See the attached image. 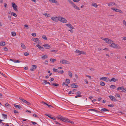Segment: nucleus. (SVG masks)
<instances>
[{"label":"nucleus","instance_id":"obj_27","mask_svg":"<svg viewBox=\"0 0 126 126\" xmlns=\"http://www.w3.org/2000/svg\"><path fill=\"white\" fill-rule=\"evenodd\" d=\"M43 81L44 82V83L45 84H49V85H50V84L49 83V82H47L46 80H44Z\"/></svg>","mask_w":126,"mask_h":126},{"label":"nucleus","instance_id":"obj_25","mask_svg":"<svg viewBox=\"0 0 126 126\" xmlns=\"http://www.w3.org/2000/svg\"><path fill=\"white\" fill-rule=\"evenodd\" d=\"M21 47L24 49H25L26 48V47L25 45L23 44V43H21Z\"/></svg>","mask_w":126,"mask_h":126},{"label":"nucleus","instance_id":"obj_37","mask_svg":"<svg viewBox=\"0 0 126 126\" xmlns=\"http://www.w3.org/2000/svg\"><path fill=\"white\" fill-rule=\"evenodd\" d=\"M53 71L56 72H58V70L57 69H55V68H53Z\"/></svg>","mask_w":126,"mask_h":126},{"label":"nucleus","instance_id":"obj_49","mask_svg":"<svg viewBox=\"0 0 126 126\" xmlns=\"http://www.w3.org/2000/svg\"><path fill=\"white\" fill-rule=\"evenodd\" d=\"M123 23L124 24L126 27V21L124 20L123 21Z\"/></svg>","mask_w":126,"mask_h":126},{"label":"nucleus","instance_id":"obj_42","mask_svg":"<svg viewBox=\"0 0 126 126\" xmlns=\"http://www.w3.org/2000/svg\"><path fill=\"white\" fill-rule=\"evenodd\" d=\"M81 94V92L79 91H78L76 93L77 94L80 95Z\"/></svg>","mask_w":126,"mask_h":126},{"label":"nucleus","instance_id":"obj_21","mask_svg":"<svg viewBox=\"0 0 126 126\" xmlns=\"http://www.w3.org/2000/svg\"><path fill=\"white\" fill-rule=\"evenodd\" d=\"M44 15H45L46 17H50V15L49 14L46 13L44 14Z\"/></svg>","mask_w":126,"mask_h":126},{"label":"nucleus","instance_id":"obj_38","mask_svg":"<svg viewBox=\"0 0 126 126\" xmlns=\"http://www.w3.org/2000/svg\"><path fill=\"white\" fill-rule=\"evenodd\" d=\"M111 88L113 89H115L116 88V86L114 85H111Z\"/></svg>","mask_w":126,"mask_h":126},{"label":"nucleus","instance_id":"obj_31","mask_svg":"<svg viewBox=\"0 0 126 126\" xmlns=\"http://www.w3.org/2000/svg\"><path fill=\"white\" fill-rule=\"evenodd\" d=\"M11 15H13V16L15 17H16L17 16L16 14L14 12H12L11 13Z\"/></svg>","mask_w":126,"mask_h":126},{"label":"nucleus","instance_id":"obj_36","mask_svg":"<svg viewBox=\"0 0 126 126\" xmlns=\"http://www.w3.org/2000/svg\"><path fill=\"white\" fill-rule=\"evenodd\" d=\"M66 81L68 84H69L70 82V80L68 79H66Z\"/></svg>","mask_w":126,"mask_h":126},{"label":"nucleus","instance_id":"obj_23","mask_svg":"<svg viewBox=\"0 0 126 126\" xmlns=\"http://www.w3.org/2000/svg\"><path fill=\"white\" fill-rule=\"evenodd\" d=\"M117 80V79H115V78H112L111 79V81H112L115 82Z\"/></svg>","mask_w":126,"mask_h":126},{"label":"nucleus","instance_id":"obj_22","mask_svg":"<svg viewBox=\"0 0 126 126\" xmlns=\"http://www.w3.org/2000/svg\"><path fill=\"white\" fill-rule=\"evenodd\" d=\"M92 5L93 6L95 7L96 8H97L98 7V5L95 3H93L92 4Z\"/></svg>","mask_w":126,"mask_h":126},{"label":"nucleus","instance_id":"obj_28","mask_svg":"<svg viewBox=\"0 0 126 126\" xmlns=\"http://www.w3.org/2000/svg\"><path fill=\"white\" fill-rule=\"evenodd\" d=\"M90 113L94 115H96L97 111H91Z\"/></svg>","mask_w":126,"mask_h":126},{"label":"nucleus","instance_id":"obj_51","mask_svg":"<svg viewBox=\"0 0 126 126\" xmlns=\"http://www.w3.org/2000/svg\"><path fill=\"white\" fill-rule=\"evenodd\" d=\"M49 108H53V107L51 105H49L48 104H47V105Z\"/></svg>","mask_w":126,"mask_h":126},{"label":"nucleus","instance_id":"obj_40","mask_svg":"<svg viewBox=\"0 0 126 126\" xmlns=\"http://www.w3.org/2000/svg\"><path fill=\"white\" fill-rule=\"evenodd\" d=\"M66 25L69 28H71V25L70 24H66Z\"/></svg>","mask_w":126,"mask_h":126},{"label":"nucleus","instance_id":"obj_35","mask_svg":"<svg viewBox=\"0 0 126 126\" xmlns=\"http://www.w3.org/2000/svg\"><path fill=\"white\" fill-rule=\"evenodd\" d=\"M50 61L51 62H52L53 63H54L55 61H56V59H50Z\"/></svg>","mask_w":126,"mask_h":126},{"label":"nucleus","instance_id":"obj_58","mask_svg":"<svg viewBox=\"0 0 126 126\" xmlns=\"http://www.w3.org/2000/svg\"><path fill=\"white\" fill-rule=\"evenodd\" d=\"M49 117L51 119H53L54 120H55L56 119L53 117H51L50 116H49Z\"/></svg>","mask_w":126,"mask_h":126},{"label":"nucleus","instance_id":"obj_20","mask_svg":"<svg viewBox=\"0 0 126 126\" xmlns=\"http://www.w3.org/2000/svg\"><path fill=\"white\" fill-rule=\"evenodd\" d=\"M5 45V43L4 42L2 41L0 42V45L1 46H4Z\"/></svg>","mask_w":126,"mask_h":126},{"label":"nucleus","instance_id":"obj_2","mask_svg":"<svg viewBox=\"0 0 126 126\" xmlns=\"http://www.w3.org/2000/svg\"><path fill=\"white\" fill-rule=\"evenodd\" d=\"M60 62L62 64H69L70 63L68 61L64 59H62L61 60Z\"/></svg>","mask_w":126,"mask_h":126},{"label":"nucleus","instance_id":"obj_57","mask_svg":"<svg viewBox=\"0 0 126 126\" xmlns=\"http://www.w3.org/2000/svg\"><path fill=\"white\" fill-rule=\"evenodd\" d=\"M39 49L41 50H43L44 49V48L43 47H41L40 48H39Z\"/></svg>","mask_w":126,"mask_h":126},{"label":"nucleus","instance_id":"obj_41","mask_svg":"<svg viewBox=\"0 0 126 126\" xmlns=\"http://www.w3.org/2000/svg\"><path fill=\"white\" fill-rule=\"evenodd\" d=\"M62 116L60 115H59V116H58L57 117V118H58L59 119H60L61 120H62Z\"/></svg>","mask_w":126,"mask_h":126},{"label":"nucleus","instance_id":"obj_63","mask_svg":"<svg viewBox=\"0 0 126 126\" xmlns=\"http://www.w3.org/2000/svg\"><path fill=\"white\" fill-rule=\"evenodd\" d=\"M26 102H26V103L28 105H30L31 104V103H30L29 102H28L27 101Z\"/></svg>","mask_w":126,"mask_h":126},{"label":"nucleus","instance_id":"obj_62","mask_svg":"<svg viewBox=\"0 0 126 126\" xmlns=\"http://www.w3.org/2000/svg\"><path fill=\"white\" fill-rule=\"evenodd\" d=\"M69 2L71 3L72 5L74 3L72 1H69Z\"/></svg>","mask_w":126,"mask_h":126},{"label":"nucleus","instance_id":"obj_33","mask_svg":"<svg viewBox=\"0 0 126 126\" xmlns=\"http://www.w3.org/2000/svg\"><path fill=\"white\" fill-rule=\"evenodd\" d=\"M5 105L6 107L7 106H8L9 108L11 107V106L8 103H6L5 104Z\"/></svg>","mask_w":126,"mask_h":126},{"label":"nucleus","instance_id":"obj_47","mask_svg":"<svg viewBox=\"0 0 126 126\" xmlns=\"http://www.w3.org/2000/svg\"><path fill=\"white\" fill-rule=\"evenodd\" d=\"M54 3H55L57 5H59V4L58 2L56 0H55L54 1Z\"/></svg>","mask_w":126,"mask_h":126},{"label":"nucleus","instance_id":"obj_59","mask_svg":"<svg viewBox=\"0 0 126 126\" xmlns=\"http://www.w3.org/2000/svg\"><path fill=\"white\" fill-rule=\"evenodd\" d=\"M36 46L39 48H39L41 47L39 44L37 45Z\"/></svg>","mask_w":126,"mask_h":126},{"label":"nucleus","instance_id":"obj_1","mask_svg":"<svg viewBox=\"0 0 126 126\" xmlns=\"http://www.w3.org/2000/svg\"><path fill=\"white\" fill-rule=\"evenodd\" d=\"M97 111L96 115L98 116H103V115L102 114H103L104 111Z\"/></svg>","mask_w":126,"mask_h":126},{"label":"nucleus","instance_id":"obj_7","mask_svg":"<svg viewBox=\"0 0 126 126\" xmlns=\"http://www.w3.org/2000/svg\"><path fill=\"white\" fill-rule=\"evenodd\" d=\"M12 6L13 7L14 10L16 11H17L18 10L17 6L13 2L12 3Z\"/></svg>","mask_w":126,"mask_h":126},{"label":"nucleus","instance_id":"obj_15","mask_svg":"<svg viewBox=\"0 0 126 126\" xmlns=\"http://www.w3.org/2000/svg\"><path fill=\"white\" fill-rule=\"evenodd\" d=\"M14 107L20 109L21 108V106L19 105H18L15 104H14Z\"/></svg>","mask_w":126,"mask_h":126},{"label":"nucleus","instance_id":"obj_52","mask_svg":"<svg viewBox=\"0 0 126 126\" xmlns=\"http://www.w3.org/2000/svg\"><path fill=\"white\" fill-rule=\"evenodd\" d=\"M64 72L63 70H62L61 71H59L58 72V73H59L63 74V73Z\"/></svg>","mask_w":126,"mask_h":126},{"label":"nucleus","instance_id":"obj_30","mask_svg":"<svg viewBox=\"0 0 126 126\" xmlns=\"http://www.w3.org/2000/svg\"><path fill=\"white\" fill-rule=\"evenodd\" d=\"M100 85L102 86H103L105 85V83L101 81L100 82Z\"/></svg>","mask_w":126,"mask_h":126},{"label":"nucleus","instance_id":"obj_48","mask_svg":"<svg viewBox=\"0 0 126 126\" xmlns=\"http://www.w3.org/2000/svg\"><path fill=\"white\" fill-rule=\"evenodd\" d=\"M67 122L71 123L72 124H74V122L73 121H71L69 120H67Z\"/></svg>","mask_w":126,"mask_h":126},{"label":"nucleus","instance_id":"obj_9","mask_svg":"<svg viewBox=\"0 0 126 126\" xmlns=\"http://www.w3.org/2000/svg\"><path fill=\"white\" fill-rule=\"evenodd\" d=\"M75 52L79 54V55H80L82 54H84L85 52L83 51H80L78 50H76L75 51Z\"/></svg>","mask_w":126,"mask_h":126},{"label":"nucleus","instance_id":"obj_64","mask_svg":"<svg viewBox=\"0 0 126 126\" xmlns=\"http://www.w3.org/2000/svg\"><path fill=\"white\" fill-rule=\"evenodd\" d=\"M84 81L87 84H88V81H87V79H85L84 80Z\"/></svg>","mask_w":126,"mask_h":126},{"label":"nucleus","instance_id":"obj_26","mask_svg":"<svg viewBox=\"0 0 126 126\" xmlns=\"http://www.w3.org/2000/svg\"><path fill=\"white\" fill-rule=\"evenodd\" d=\"M68 75L71 78L72 77V73L70 71H68Z\"/></svg>","mask_w":126,"mask_h":126},{"label":"nucleus","instance_id":"obj_61","mask_svg":"<svg viewBox=\"0 0 126 126\" xmlns=\"http://www.w3.org/2000/svg\"><path fill=\"white\" fill-rule=\"evenodd\" d=\"M121 92H125V91H126V88H125V89H124H124L123 90H122V91H121Z\"/></svg>","mask_w":126,"mask_h":126},{"label":"nucleus","instance_id":"obj_8","mask_svg":"<svg viewBox=\"0 0 126 126\" xmlns=\"http://www.w3.org/2000/svg\"><path fill=\"white\" fill-rule=\"evenodd\" d=\"M101 38L104 41H105L106 43H109L110 42V39L108 38H104L103 37H101Z\"/></svg>","mask_w":126,"mask_h":126},{"label":"nucleus","instance_id":"obj_17","mask_svg":"<svg viewBox=\"0 0 126 126\" xmlns=\"http://www.w3.org/2000/svg\"><path fill=\"white\" fill-rule=\"evenodd\" d=\"M69 119H66L64 117H62V120L63 122H67V120H68Z\"/></svg>","mask_w":126,"mask_h":126},{"label":"nucleus","instance_id":"obj_3","mask_svg":"<svg viewBox=\"0 0 126 126\" xmlns=\"http://www.w3.org/2000/svg\"><path fill=\"white\" fill-rule=\"evenodd\" d=\"M111 47L115 48L120 49L121 48V47L119 46L114 43L111 45Z\"/></svg>","mask_w":126,"mask_h":126},{"label":"nucleus","instance_id":"obj_34","mask_svg":"<svg viewBox=\"0 0 126 126\" xmlns=\"http://www.w3.org/2000/svg\"><path fill=\"white\" fill-rule=\"evenodd\" d=\"M42 38L43 39H44L45 40H47V37H46V36L45 35H43L42 36Z\"/></svg>","mask_w":126,"mask_h":126},{"label":"nucleus","instance_id":"obj_6","mask_svg":"<svg viewBox=\"0 0 126 126\" xmlns=\"http://www.w3.org/2000/svg\"><path fill=\"white\" fill-rule=\"evenodd\" d=\"M100 80H104L107 82H108L109 81H110V79L109 78L106 77L100 78Z\"/></svg>","mask_w":126,"mask_h":126},{"label":"nucleus","instance_id":"obj_14","mask_svg":"<svg viewBox=\"0 0 126 126\" xmlns=\"http://www.w3.org/2000/svg\"><path fill=\"white\" fill-rule=\"evenodd\" d=\"M111 99L112 101H117V100L116 99L115 97L112 96H111Z\"/></svg>","mask_w":126,"mask_h":126},{"label":"nucleus","instance_id":"obj_12","mask_svg":"<svg viewBox=\"0 0 126 126\" xmlns=\"http://www.w3.org/2000/svg\"><path fill=\"white\" fill-rule=\"evenodd\" d=\"M32 40L36 42H39V40L37 38H32Z\"/></svg>","mask_w":126,"mask_h":126},{"label":"nucleus","instance_id":"obj_29","mask_svg":"<svg viewBox=\"0 0 126 126\" xmlns=\"http://www.w3.org/2000/svg\"><path fill=\"white\" fill-rule=\"evenodd\" d=\"M115 96L116 97H120V95L119 94L117 93H116Z\"/></svg>","mask_w":126,"mask_h":126},{"label":"nucleus","instance_id":"obj_10","mask_svg":"<svg viewBox=\"0 0 126 126\" xmlns=\"http://www.w3.org/2000/svg\"><path fill=\"white\" fill-rule=\"evenodd\" d=\"M37 66L35 65H33L32 66V68L30 69L31 71H34L36 68Z\"/></svg>","mask_w":126,"mask_h":126},{"label":"nucleus","instance_id":"obj_60","mask_svg":"<svg viewBox=\"0 0 126 126\" xmlns=\"http://www.w3.org/2000/svg\"><path fill=\"white\" fill-rule=\"evenodd\" d=\"M49 1L52 2L53 3H54V1H55V0H48Z\"/></svg>","mask_w":126,"mask_h":126},{"label":"nucleus","instance_id":"obj_43","mask_svg":"<svg viewBox=\"0 0 126 126\" xmlns=\"http://www.w3.org/2000/svg\"><path fill=\"white\" fill-rule=\"evenodd\" d=\"M41 103L42 104L46 105L47 106V105L48 104H47V103H46L45 102L43 101H42V102H41Z\"/></svg>","mask_w":126,"mask_h":126},{"label":"nucleus","instance_id":"obj_45","mask_svg":"<svg viewBox=\"0 0 126 126\" xmlns=\"http://www.w3.org/2000/svg\"><path fill=\"white\" fill-rule=\"evenodd\" d=\"M24 55L25 56H27L29 55V53L27 52H25L24 53Z\"/></svg>","mask_w":126,"mask_h":126},{"label":"nucleus","instance_id":"obj_46","mask_svg":"<svg viewBox=\"0 0 126 126\" xmlns=\"http://www.w3.org/2000/svg\"><path fill=\"white\" fill-rule=\"evenodd\" d=\"M52 85H54L56 86H58L59 85V84L57 83H52Z\"/></svg>","mask_w":126,"mask_h":126},{"label":"nucleus","instance_id":"obj_56","mask_svg":"<svg viewBox=\"0 0 126 126\" xmlns=\"http://www.w3.org/2000/svg\"><path fill=\"white\" fill-rule=\"evenodd\" d=\"M124 87L122 86L119 87L120 90H123L124 89Z\"/></svg>","mask_w":126,"mask_h":126},{"label":"nucleus","instance_id":"obj_50","mask_svg":"<svg viewBox=\"0 0 126 126\" xmlns=\"http://www.w3.org/2000/svg\"><path fill=\"white\" fill-rule=\"evenodd\" d=\"M24 27L26 28L27 29L29 28V27H28V26L27 24H25L24 25Z\"/></svg>","mask_w":126,"mask_h":126},{"label":"nucleus","instance_id":"obj_5","mask_svg":"<svg viewBox=\"0 0 126 126\" xmlns=\"http://www.w3.org/2000/svg\"><path fill=\"white\" fill-rule=\"evenodd\" d=\"M59 16L57 17H51V19L54 21L57 22L59 20Z\"/></svg>","mask_w":126,"mask_h":126},{"label":"nucleus","instance_id":"obj_19","mask_svg":"<svg viewBox=\"0 0 126 126\" xmlns=\"http://www.w3.org/2000/svg\"><path fill=\"white\" fill-rule=\"evenodd\" d=\"M48 57V56L47 55H45L42 57V58L43 59H45Z\"/></svg>","mask_w":126,"mask_h":126},{"label":"nucleus","instance_id":"obj_18","mask_svg":"<svg viewBox=\"0 0 126 126\" xmlns=\"http://www.w3.org/2000/svg\"><path fill=\"white\" fill-rule=\"evenodd\" d=\"M10 60L12 61L15 63H20L21 62V61L18 60H12V59H10Z\"/></svg>","mask_w":126,"mask_h":126},{"label":"nucleus","instance_id":"obj_11","mask_svg":"<svg viewBox=\"0 0 126 126\" xmlns=\"http://www.w3.org/2000/svg\"><path fill=\"white\" fill-rule=\"evenodd\" d=\"M44 46L45 48L46 49H49L50 48V47L49 45L48 44H46L43 46Z\"/></svg>","mask_w":126,"mask_h":126},{"label":"nucleus","instance_id":"obj_44","mask_svg":"<svg viewBox=\"0 0 126 126\" xmlns=\"http://www.w3.org/2000/svg\"><path fill=\"white\" fill-rule=\"evenodd\" d=\"M41 103L42 104L46 105L47 106V105L48 104H47V103H46L45 102L43 101H42V102H41Z\"/></svg>","mask_w":126,"mask_h":126},{"label":"nucleus","instance_id":"obj_16","mask_svg":"<svg viewBox=\"0 0 126 126\" xmlns=\"http://www.w3.org/2000/svg\"><path fill=\"white\" fill-rule=\"evenodd\" d=\"M78 87V85H75V83H73L71 85V87L72 88H77Z\"/></svg>","mask_w":126,"mask_h":126},{"label":"nucleus","instance_id":"obj_53","mask_svg":"<svg viewBox=\"0 0 126 126\" xmlns=\"http://www.w3.org/2000/svg\"><path fill=\"white\" fill-rule=\"evenodd\" d=\"M65 85L66 86H67L68 85V84H65V82H63V86Z\"/></svg>","mask_w":126,"mask_h":126},{"label":"nucleus","instance_id":"obj_55","mask_svg":"<svg viewBox=\"0 0 126 126\" xmlns=\"http://www.w3.org/2000/svg\"><path fill=\"white\" fill-rule=\"evenodd\" d=\"M32 36L34 37H35L36 36V34L35 33H32Z\"/></svg>","mask_w":126,"mask_h":126},{"label":"nucleus","instance_id":"obj_39","mask_svg":"<svg viewBox=\"0 0 126 126\" xmlns=\"http://www.w3.org/2000/svg\"><path fill=\"white\" fill-rule=\"evenodd\" d=\"M12 34L13 36H15L16 35V34L15 32H12Z\"/></svg>","mask_w":126,"mask_h":126},{"label":"nucleus","instance_id":"obj_24","mask_svg":"<svg viewBox=\"0 0 126 126\" xmlns=\"http://www.w3.org/2000/svg\"><path fill=\"white\" fill-rule=\"evenodd\" d=\"M19 99L21 101H22L24 103H26V102H26L27 101L26 100H25L24 99H22L20 97L19 98Z\"/></svg>","mask_w":126,"mask_h":126},{"label":"nucleus","instance_id":"obj_13","mask_svg":"<svg viewBox=\"0 0 126 126\" xmlns=\"http://www.w3.org/2000/svg\"><path fill=\"white\" fill-rule=\"evenodd\" d=\"M76 9L78 10H80V9L74 3L72 5Z\"/></svg>","mask_w":126,"mask_h":126},{"label":"nucleus","instance_id":"obj_32","mask_svg":"<svg viewBox=\"0 0 126 126\" xmlns=\"http://www.w3.org/2000/svg\"><path fill=\"white\" fill-rule=\"evenodd\" d=\"M114 5H115L116 6L117 5L114 2H111V6H114Z\"/></svg>","mask_w":126,"mask_h":126},{"label":"nucleus","instance_id":"obj_54","mask_svg":"<svg viewBox=\"0 0 126 126\" xmlns=\"http://www.w3.org/2000/svg\"><path fill=\"white\" fill-rule=\"evenodd\" d=\"M3 48L4 50L5 51H7L8 50V48L6 47H4Z\"/></svg>","mask_w":126,"mask_h":126},{"label":"nucleus","instance_id":"obj_4","mask_svg":"<svg viewBox=\"0 0 126 126\" xmlns=\"http://www.w3.org/2000/svg\"><path fill=\"white\" fill-rule=\"evenodd\" d=\"M59 21L63 23H66L67 22V20L65 18L59 16Z\"/></svg>","mask_w":126,"mask_h":126}]
</instances>
